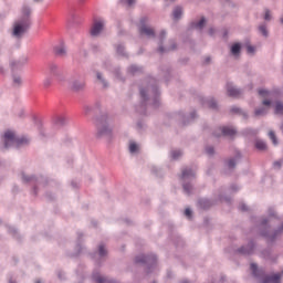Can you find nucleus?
I'll list each match as a JSON object with an SVG mask.
<instances>
[{"instance_id":"aec40b11","label":"nucleus","mask_w":283,"mask_h":283,"mask_svg":"<svg viewBox=\"0 0 283 283\" xmlns=\"http://www.w3.org/2000/svg\"><path fill=\"white\" fill-rule=\"evenodd\" d=\"M96 78H97L98 85H101L104 90L107 88V87H109V83L107 82V80H105V78L103 77V73L97 72V73H96Z\"/></svg>"},{"instance_id":"680f3d73","label":"nucleus","mask_w":283,"mask_h":283,"mask_svg":"<svg viewBox=\"0 0 283 283\" xmlns=\"http://www.w3.org/2000/svg\"><path fill=\"white\" fill-rule=\"evenodd\" d=\"M33 193H34V196H36V193H38L36 187L33 188Z\"/></svg>"},{"instance_id":"bf43d9fd","label":"nucleus","mask_w":283,"mask_h":283,"mask_svg":"<svg viewBox=\"0 0 283 283\" xmlns=\"http://www.w3.org/2000/svg\"><path fill=\"white\" fill-rule=\"evenodd\" d=\"M231 191H238V186L235 185L231 186Z\"/></svg>"},{"instance_id":"72a5a7b5","label":"nucleus","mask_w":283,"mask_h":283,"mask_svg":"<svg viewBox=\"0 0 283 283\" xmlns=\"http://www.w3.org/2000/svg\"><path fill=\"white\" fill-rule=\"evenodd\" d=\"M255 147L256 149H259L260 151H264L266 149V142L262 140V139H256L255 142Z\"/></svg>"},{"instance_id":"e2e57ef3","label":"nucleus","mask_w":283,"mask_h":283,"mask_svg":"<svg viewBox=\"0 0 283 283\" xmlns=\"http://www.w3.org/2000/svg\"><path fill=\"white\" fill-rule=\"evenodd\" d=\"M35 1V3H41V1H43V0H34Z\"/></svg>"},{"instance_id":"9d476101","label":"nucleus","mask_w":283,"mask_h":283,"mask_svg":"<svg viewBox=\"0 0 283 283\" xmlns=\"http://www.w3.org/2000/svg\"><path fill=\"white\" fill-rule=\"evenodd\" d=\"M138 30H139L140 36H146V39H155L156 38V32L149 25V19L147 17H144L139 20Z\"/></svg>"},{"instance_id":"603ef678","label":"nucleus","mask_w":283,"mask_h":283,"mask_svg":"<svg viewBox=\"0 0 283 283\" xmlns=\"http://www.w3.org/2000/svg\"><path fill=\"white\" fill-rule=\"evenodd\" d=\"M185 216H186L187 218L191 219V209L187 208V209L185 210Z\"/></svg>"},{"instance_id":"de8ad7c7","label":"nucleus","mask_w":283,"mask_h":283,"mask_svg":"<svg viewBox=\"0 0 283 283\" xmlns=\"http://www.w3.org/2000/svg\"><path fill=\"white\" fill-rule=\"evenodd\" d=\"M219 200L222 202V201H226V202H231V198L229 197H222V195H219Z\"/></svg>"},{"instance_id":"8fccbe9b","label":"nucleus","mask_w":283,"mask_h":283,"mask_svg":"<svg viewBox=\"0 0 283 283\" xmlns=\"http://www.w3.org/2000/svg\"><path fill=\"white\" fill-rule=\"evenodd\" d=\"M247 52H248V54H253V52H255V48L249 45V46L247 48Z\"/></svg>"},{"instance_id":"2f4dec72","label":"nucleus","mask_w":283,"mask_h":283,"mask_svg":"<svg viewBox=\"0 0 283 283\" xmlns=\"http://www.w3.org/2000/svg\"><path fill=\"white\" fill-rule=\"evenodd\" d=\"M274 114H277L279 116H283V103L282 102L275 103Z\"/></svg>"},{"instance_id":"b1692460","label":"nucleus","mask_w":283,"mask_h":283,"mask_svg":"<svg viewBox=\"0 0 283 283\" xmlns=\"http://www.w3.org/2000/svg\"><path fill=\"white\" fill-rule=\"evenodd\" d=\"M67 123V117L65 116H56L54 118V124L57 125V127H63Z\"/></svg>"},{"instance_id":"dca6fc26","label":"nucleus","mask_w":283,"mask_h":283,"mask_svg":"<svg viewBox=\"0 0 283 283\" xmlns=\"http://www.w3.org/2000/svg\"><path fill=\"white\" fill-rule=\"evenodd\" d=\"M227 93L232 98H238V96H240V94H242V90L235 87V85H233L232 83H228L227 84Z\"/></svg>"},{"instance_id":"49530a36","label":"nucleus","mask_w":283,"mask_h":283,"mask_svg":"<svg viewBox=\"0 0 283 283\" xmlns=\"http://www.w3.org/2000/svg\"><path fill=\"white\" fill-rule=\"evenodd\" d=\"M264 19H265V21H271V11L270 10H265Z\"/></svg>"},{"instance_id":"393cba45","label":"nucleus","mask_w":283,"mask_h":283,"mask_svg":"<svg viewBox=\"0 0 283 283\" xmlns=\"http://www.w3.org/2000/svg\"><path fill=\"white\" fill-rule=\"evenodd\" d=\"M22 180L23 182H38L39 179L33 175H25V172L22 174Z\"/></svg>"},{"instance_id":"5701e85b","label":"nucleus","mask_w":283,"mask_h":283,"mask_svg":"<svg viewBox=\"0 0 283 283\" xmlns=\"http://www.w3.org/2000/svg\"><path fill=\"white\" fill-rule=\"evenodd\" d=\"M240 154H237L234 158H230L228 161H226V165L228 169H235V163L239 160Z\"/></svg>"},{"instance_id":"9b49d317","label":"nucleus","mask_w":283,"mask_h":283,"mask_svg":"<svg viewBox=\"0 0 283 283\" xmlns=\"http://www.w3.org/2000/svg\"><path fill=\"white\" fill-rule=\"evenodd\" d=\"M167 36V31L163 30L159 33L158 40H159V46L157 49V52H159V54H167V52H174V50H176V41L170 40V46H163V42L165 41Z\"/></svg>"},{"instance_id":"7c9ffc66","label":"nucleus","mask_w":283,"mask_h":283,"mask_svg":"<svg viewBox=\"0 0 283 283\" xmlns=\"http://www.w3.org/2000/svg\"><path fill=\"white\" fill-rule=\"evenodd\" d=\"M140 72H143V67L138 66V65H130L128 67V74H140Z\"/></svg>"},{"instance_id":"f257e3e1","label":"nucleus","mask_w":283,"mask_h":283,"mask_svg":"<svg viewBox=\"0 0 283 283\" xmlns=\"http://www.w3.org/2000/svg\"><path fill=\"white\" fill-rule=\"evenodd\" d=\"M155 80L150 78L149 82L145 86H140L139 94L142 98L140 104V114H147V109L156 108L160 105V92L158 91V86L155 84Z\"/></svg>"},{"instance_id":"39448f33","label":"nucleus","mask_w":283,"mask_h":283,"mask_svg":"<svg viewBox=\"0 0 283 283\" xmlns=\"http://www.w3.org/2000/svg\"><path fill=\"white\" fill-rule=\"evenodd\" d=\"M196 178V169L187 167L181 172V180L184 192L186 196H191L193 193V179Z\"/></svg>"},{"instance_id":"f704fd0d","label":"nucleus","mask_w":283,"mask_h":283,"mask_svg":"<svg viewBox=\"0 0 283 283\" xmlns=\"http://www.w3.org/2000/svg\"><path fill=\"white\" fill-rule=\"evenodd\" d=\"M206 104L208 107H210V109H218V102L214 98H208Z\"/></svg>"},{"instance_id":"f3484780","label":"nucleus","mask_w":283,"mask_h":283,"mask_svg":"<svg viewBox=\"0 0 283 283\" xmlns=\"http://www.w3.org/2000/svg\"><path fill=\"white\" fill-rule=\"evenodd\" d=\"M25 63H28V57H21L19 60H13L10 62V67H11L12 72H14V70H21V67H23V65H25Z\"/></svg>"},{"instance_id":"052dcab7","label":"nucleus","mask_w":283,"mask_h":283,"mask_svg":"<svg viewBox=\"0 0 283 283\" xmlns=\"http://www.w3.org/2000/svg\"><path fill=\"white\" fill-rule=\"evenodd\" d=\"M151 171H153V174H156V171H157L156 166H153V167H151Z\"/></svg>"},{"instance_id":"6e6d98bb","label":"nucleus","mask_w":283,"mask_h":283,"mask_svg":"<svg viewBox=\"0 0 283 283\" xmlns=\"http://www.w3.org/2000/svg\"><path fill=\"white\" fill-rule=\"evenodd\" d=\"M209 34H210V36H213V34H216V29L210 28L209 29Z\"/></svg>"},{"instance_id":"c756f323","label":"nucleus","mask_w":283,"mask_h":283,"mask_svg":"<svg viewBox=\"0 0 283 283\" xmlns=\"http://www.w3.org/2000/svg\"><path fill=\"white\" fill-rule=\"evenodd\" d=\"M170 158L172 160H179V158H182V150L180 149H175L170 151Z\"/></svg>"},{"instance_id":"f03ea898","label":"nucleus","mask_w":283,"mask_h":283,"mask_svg":"<svg viewBox=\"0 0 283 283\" xmlns=\"http://www.w3.org/2000/svg\"><path fill=\"white\" fill-rule=\"evenodd\" d=\"M30 17H32V8L23 4L20 18L13 23L12 36L14 39H21L30 30V25H32V19Z\"/></svg>"},{"instance_id":"79ce46f5","label":"nucleus","mask_w":283,"mask_h":283,"mask_svg":"<svg viewBox=\"0 0 283 283\" xmlns=\"http://www.w3.org/2000/svg\"><path fill=\"white\" fill-rule=\"evenodd\" d=\"M21 83H22L21 76L20 75H13V84L15 86H19V85H21Z\"/></svg>"},{"instance_id":"f8f14e48","label":"nucleus","mask_w":283,"mask_h":283,"mask_svg":"<svg viewBox=\"0 0 283 283\" xmlns=\"http://www.w3.org/2000/svg\"><path fill=\"white\" fill-rule=\"evenodd\" d=\"M136 264H147L148 271L156 266V254H139L135 258Z\"/></svg>"},{"instance_id":"13d9d810","label":"nucleus","mask_w":283,"mask_h":283,"mask_svg":"<svg viewBox=\"0 0 283 283\" xmlns=\"http://www.w3.org/2000/svg\"><path fill=\"white\" fill-rule=\"evenodd\" d=\"M205 63H211V57H210V56H207V57L205 59Z\"/></svg>"},{"instance_id":"37998d69","label":"nucleus","mask_w":283,"mask_h":283,"mask_svg":"<svg viewBox=\"0 0 283 283\" xmlns=\"http://www.w3.org/2000/svg\"><path fill=\"white\" fill-rule=\"evenodd\" d=\"M282 165H283V159H280V160L273 163V168L282 169Z\"/></svg>"},{"instance_id":"20e7f679","label":"nucleus","mask_w":283,"mask_h":283,"mask_svg":"<svg viewBox=\"0 0 283 283\" xmlns=\"http://www.w3.org/2000/svg\"><path fill=\"white\" fill-rule=\"evenodd\" d=\"M250 269L252 271V274L256 280H260V283H280V280H282V274L276 273L272 276L266 275V272H264L263 269H259L258 264L251 263Z\"/></svg>"},{"instance_id":"3c124183","label":"nucleus","mask_w":283,"mask_h":283,"mask_svg":"<svg viewBox=\"0 0 283 283\" xmlns=\"http://www.w3.org/2000/svg\"><path fill=\"white\" fill-rule=\"evenodd\" d=\"M240 210L241 211H249V207L245 203L240 205Z\"/></svg>"},{"instance_id":"4468645a","label":"nucleus","mask_w":283,"mask_h":283,"mask_svg":"<svg viewBox=\"0 0 283 283\" xmlns=\"http://www.w3.org/2000/svg\"><path fill=\"white\" fill-rule=\"evenodd\" d=\"M234 134H237L235 128L231 126H223L214 133V136L220 138V136H234Z\"/></svg>"},{"instance_id":"473e14b6","label":"nucleus","mask_w":283,"mask_h":283,"mask_svg":"<svg viewBox=\"0 0 283 283\" xmlns=\"http://www.w3.org/2000/svg\"><path fill=\"white\" fill-rule=\"evenodd\" d=\"M211 205H213V202L209 199L199 200V206L201 207V209H209V207H211Z\"/></svg>"},{"instance_id":"a19ab883","label":"nucleus","mask_w":283,"mask_h":283,"mask_svg":"<svg viewBox=\"0 0 283 283\" xmlns=\"http://www.w3.org/2000/svg\"><path fill=\"white\" fill-rule=\"evenodd\" d=\"M120 3H123L124 6H127V8H132V6L136 3V0H120Z\"/></svg>"},{"instance_id":"c85d7f7f","label":"nucleus","mask_w":283,"mask_h":283,"mask_svg":"<svg viewBox=\"0 0 283 283\" xmlns=\"http://www.w3.org/2000/svg\"><path fill=\"white\" fill-rule=\"evenodd\" d=\"M206 23H207V19L201 18L200 21L192 22V28H195L196 30H202V28H205Z\"/></svg>"},{"instance_id":"423d86ee","label":"nucleus","mask_w":283,"mask_h":283,"mask_svg":"<svg viewBox=\"0 0 283 283\" xmlns=\"http://www.w3.org/2000/svg\"><path fill=\"white\" fill-rule=\"evenodd\" d=\"M62 85H66L71 92H83L85 90V77L81 73L74 72Z\"/></svg>"},{"instance_id":"c9c22d12","label":"nucleus","mask_w":283,"mask_h":283,"mask_svg":"<svg viewBox=\"0 0 283 283\" xmlns=\"http://www.w3.org/2000/svg\"><path fill=\"white\" fill-rule=\"evenodd\" d=\"M128 149L129 154H138V144H136V142H130Z\"/></svg>"},{"instance_id":"4c0bfd02","label":"nucleus","mask_w":283,"mask_h":283,"mask_svg":"<svg viewBox=\"0 0 283 283\" xmlns=\"http://www.w3.org/2000/svg\"><path fill=\"white\" fill-rule=\"evenodd\" d=\"M97 255L99 258H105V255H107V249H105V244H99Z\"/></svg>"},{"instance_id":"412c9836","label":"nucleus","mask_w":283,"mask_h":283,"mask_svg":"<svg viewBox=\"0 0 283 283\" xmlns=\"http://www.w3.org/2000/svg\"><path fill=\"white\" fill-rule=\"evenodd\" d=\"M55 54L56 56H65L67 54V49L65 48V44H59L55 46Z\"/></svg>"},{"instance_id":"cd10ccee","label":"nucleus","mask_w":283,"mask_h":283,"mask_svg":"<svg viewBox=\"0 0 283 283\" xmlns=\"http://www.w3.org/2000/svg\"><path fill=\"white\" fill-rule=\"evenodd\" d=\"M182 17V8L181 7H176L172 11V18L175 21H178V19H181Z\"/></svg>"},{"instance_id":"bb28decb","label":"nucleus","mask_w":283,"mask_h":283,"mask_svg":"<svg viewBox=\"0 0 283 283\" xmlns=\"http://www.w3.org/2000/svg\"><path fill=\"white\" fill-rule=\"evenodd\" d=\"M54 81H56L55 77L46 75V77L43 81V87H45V88L52 87V85L54 84Z\"/></svg>"},{"instance_id":"4be33fe9","label":"nucleus","mask_w":283,"mask_h":283,"mask_svg":"<svg viewBox=\"0 0 283 283\" xmlns=\"http://www.w3.org/2000/svg\"><path fill=\"white\" fill-rule=\"evenodd\" d=\"M240 52H242V46L240 45V43H235L231 46L232 56H240Z\"/></svg>"},{"instance_id":"69168bd1","label":"nucleus","mask_w":283,"mask_h":283,"mask_svg":"<svg viewBox=\"0 0 283 283\" xmlns=\"http://www.w3.org/2000/svg\"><path fill=\"white\" fill-rule=\"evenodd\" d=\"M181 283H189V281L186 280V281H182Z\"/></svg>"},{"instance_id":"a18cd8bd","label":"nucleus","mask_w":283,"mask_h":283,"mask_svg":"<svg viewBox=\"0 0 283 283\" xmlns=\"http://www.w3.org/2000/svg\"><path fill=\"white\" fill-rule=\"evenodd\" d=\"M206 153L208 154V156H213V154H216L213 146L206 147Z\"/></svg>"},{"instance_id":"7ed1b4c3","label":"nucleus","mask_w":283,"mask_h":283,"mask_svg":"<svg viewBox=\"0 0 283 283\" xmlns=\"http://www.w3.org/2000/svg\"><path fill=\"white\" fill-rule=\"evenodd\" d=\"M4 140V149H19V147H23L24 145H28L30 143V139L28 137H17L14 132L7 130L3 135Z\"/></svg>"},{"instance_id":"6e6552de","label":"nucleus","mask_w":283,"mask_h":283,"mask_svg":"<svg viewBox=\"0 0 283 283\" xmlns=\"http://www.w3.org/2000/svg\"><path fill=\"white\" fill-rule=\"evenodd\" d=\"M48 75L55 78L56 83L60 85H65L67 82V77L65 76V72L59 64L52 63L49 65Z\"/></svg>"},{"instance_id":"2eb2a0df","label":"nucleus","mask_w":283,"mask_h":283,"mask_svg":"<svg viewBox=\"0 0 283 283\" xmlns=\"http://www.w3.org/2000/svg\"><path fill=\"white\" fill-rule=\"evenodd\" d=\"M238 251L241 253V255H251L253 251H255V243L250 241L247 245L241 247Z\"/></svg>"},{"instance_id":"0e129e2a","label":"nucleus","mask_w":283,"mask_h":283,"mask_svg":"<svg viewBox=\"0 0 283 283\" xmlns=\"http://www.w3.org/2000/svg\"><path fill=\"white\" fill-rule=\"evenodd\" d=\"M59 277H60V280H63V276H61V274H59Z\"/></svg>"},{"instance_id":"6ab92c4d","label":"nucleus","mask_w":283,"mask_h":283,"mask_svg":"<svg viewBox=\"0 0 283 283\" xmlns=\"http://www.w3.org/2000/svg\"><path fill=\"white\" fill-rule=\"evenodd\" d=\"M282 231H283V223H282V227H280L277 230L273 232V234H270L269 231L264 230L261 232V235H263V238H269V240L273 241L275 240V238H277V235H280V233H282Z\"/></svg>"},{"instance_id":"0eeeda50","label":"nucleus","mask_w":283,"mask_h":283,"mask_svg":"<svg viewBox=\"0 0 283 283\" xmlns=\"http://www.w3.org/2000/svg\"><path fill=\"white\" fill-rule=\"evenodd\" d=\"M259 96H262L264 99L262 103L265 105V107H260L254 111V116H266L269 114V107H271V98H273V92H270L268 90L261 88L259 90Z\"/></svg>"},{"instance_id":"ddd939ff","label":"nucleus","mask_w":283,"mask_h":283,"mask_svg":"<svg viewBox=\"0 0 283 283\" xmlns=\"http://www.w3.org/2000/svg\"><path fill=\"white\" fill-rule=\"evenodd\" d=\"M103 28H105V20H96L91 28V36H99V34L103 32Z\"/></svg>"},{"instance_id":"1a4fd4ad","label":"nucleus","mask_w":283,"mask_h":283,"mask_svg":"<svg viewBox=\"0 0 283 283\" xmlns=\"http://www.w3.org/2000/svg\"><path fill=\"white\" fill-rule=\"evenodd\" d=\"M97 136L103 138L104 136H112V126L109 125V117L106 115L101 116L97 119Z\"/></svg>"},{"instance_id":"a878e982","label":"nucleus","mask_w":283,"mask_h":283,"mask_svg":"<svg viewBox=\"0 0 283 283\" xmlns=\"http://www.w3.org/2000/svg\"><path fill=\"white\" fill-rule=\"evenodd\" d=\"M54 81H56L55 77L46 75V77L43 81V87H45V88L52 87V85L54 84Z\"/></svg>"},{"instance_id":"4d7b16f0","label":"nucleus","mask_w":283,"mask_h":283,"mask_svg":"<svg viewBox=\"0 0 283 283\" xmlns=\"http://www.w3.org/2000/svg\"><path fill=\"white\" fill-rule=\"evenodd\" d=\"M137 127H138V129H143L144 124H143L142 122H138V123H137Z\"/></svg>"},{"instance_id":"e433bc0d","label":"nucleus","mask_w":283,"mask_h":283,"mask_svg":"<svg viewBox=\"0 0 283 283\" xmlns=\"http://www.w3.org/2000/svg\"><path fill=\"white\" fill-rule=\"evenodd\" d=\"M116 52L118 56H127V52H125V46L123 44H117Z\"/></svg>"},{"instance_id":"ea45409f","label":"nucleus","mask_w":283,"mask_h":283,"mask_svg":"<svg viewBox=\"0 0 283 283\" xmlns=\"http://www.w3.org/2000/svg\"><path fill=\"white\" fill-rule=\"evenodd\" d=\"M259 32H261V34H263L264 36H269V31L266 30V24H261L259 27Z\"/></svg>"},{"instance_id":"774afa93","label":"nucleus","mask_w":283,"mask_h":283,"mask_svg":"<svg viewBox=\"0 0 283 283\" xmlns=\"http://www.w3.org/2000/svg\"><path fill=\"white\" fill-rule=\"evenodd\" d=\"M35 283H41V281H36Z\"/></svg>"},{"instance_id":"864d4df0","label":"nucleus","mask_w":283,"mask_h":283,"mask_svg":"<svg viewBox=\"0 0 283 283\" xmlns=\"http://www.w3.org/2000/svg\"><path fill=\"white\" fill-rule=\"evenodd\" d=\"M248 134H251L252 136H255L258 134V129H248Z\"/></svg>"},{"instance_id":"09e8293b","label":"nucleus","mask_w":283,"mask_h":283,"mask_svg":"<svg viewBox=\"0 0 283 283\" xmlns=\"http://www.w3.org/2000/svg\"><path fill=\"white\" fill-rule=\"evenodd\" d=\"M8 231L12 234V235H17V229L14 227H9Z\"/></svg>"},{"instance_id":"5fc2aeb1","label":"nucleus","mask_w":283,"mask_h":283,"mask_svg":"<svg viewBox=\"0 0 283 283\" xmlns=\"http://www.w3.org/2000/svg\"><path fill=\"white\" fill-rule=\"evenodd\" d=\"M231 112H232V114H240V108L234 106L231 108Z\"/></svg>"},{"instance_id":"338daca9","label":"nucleus","mask_w":283,"mask_h":283,"mask_svg":"<svg viewBox=\"0 0 283 283\" xmlns=\"http://www.w3.org/2000/svg\"><path fill=\"white\" fill-rule=\"evenodd\" d=\"M10 283H15L14 281H10Z\"/></svg>"},{"instance_id":"c03bdc74","label":"nucleus","mask_w":283,"mask_h":283,"mask_svg":"<svg viewBox=\"0 0 283 283\" xmlns=\"http://www.w3.org/2000/svg\"><path fill=\"white\" fill-rule=\"evenodd\" d=\"M269 222H270L269 219H266V218L262 219L261 220V228L262 229H269Z\"/></svg>"},{"instance_id":"a211bd4d","label":"nucleus","mask_w":283,"mask_h":283,"mask_svg":"<svg viewBox=\"0 0 283 283\" xmlns=\"http://www.w3.org/2000/svg\"><path fill=\"white\" fill-rule=\"evenodd\" d=\"M179 118H181L184 125H189L192 120H196V112L190 113L189 115H185V113H179Z\"/></svg>"},{"instance_id":"58836bf2","label":"nucleus","mask_w":283,"mask_h":283,"mask_svg":"<svg viewBox=\"0 0 283 283\" xmlns=\"http://www.w3.org/2000/svg\"><path fill=\"white\" fill-rule=\"evenodd\" d=\"M269 138L272 140L273 145H277V137L275 136V133L273 130L269 132Z\"/></svg>"}]
</instances>
